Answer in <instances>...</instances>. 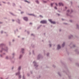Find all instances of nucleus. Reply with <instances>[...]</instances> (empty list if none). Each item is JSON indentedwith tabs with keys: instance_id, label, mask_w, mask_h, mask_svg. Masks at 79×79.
<instances>
[{
	"instance_id": "9d476101",
	"label": "nucleus",
	"mask_w": 79,
	"mask_h": 79,
	"mask_svg": "<svg viewBox=\"0 0 79 79\" xmlns=\"http://www.w3.org/2000/svg\"><path fill=\"white\" fill-rule=\"evenodd\" d=\"M54 8L56 10L57 9V8L56 7H55Z\"/></svg>"
},
{
	"instance_id": "f257e3e1",
	"label": "nucleus",
	"mask_w": 79,
	"mask_h": 79,
	"mask_svg": "<svg viewBox=\"0 0 79 79\" xmlns=\"http://www.w3.org/2000/svg\"><path fill=\"white\" fill-rule=\"evenodd\" d=\"M49 21L51 23H52V24H55L56 23L55 22H53L52 21V19H49Z\"/></svg>"
},
{
	"instance_id": "423d86ee",
	"label": "nucleus",
	"mask_w": 79,
	"mask_h": 79,
	"mask_svg": "<svg viewBox=\"0 0 79 79\" xmlns=\"http://www.w3.org/2000/svg\"><path fill=\"white\" fill-rule=\"evenodd\" d=\"M64 44H65L64 43H63V44H62V47H64Z\"/></svg>"
},
{
	"instance_id": "9b49d317",
	"label": "nucleus",
	"mask_w": 79,
	"mask_h": 79,
	"mask_svg": "<svg viewBox=\"0 0 79 79\" xmlns=\"http://www.w3.org/2000/svg\"><path fill=\"white\" fill-rule=\"evenodd\" d=\"M53 3L51 4V6H53Z\"/></svg>"
},
{
	"instance_id": "ddd939ff",
	"label": "nucleus",
	"mask_w": 79,
	"mask_h": 79,
	"mask_svg": "<svg viewBox=\"0 0 79 79\" xmlns=\"http://www.w3.org/2000/svg\"><path fill=\"white\" fill-rule=\"evenodd\" d=\"M21 76L19 75V78H21Z\"/></svg>"
},
{
	"instance_id": "2eb2a0df",
	"label": "nucleus",
	"mask_w": 79,
	"mask_h": 79,
	"mask_svg": "<svg viewBox=\"0 0 79 79\" xmlns=\"http://www.w3.org/2000/svg\"><path fill=\"white\" fill-rule=\"evenodd\" d=\"M68 12H69V10H68L67 11V12L68 13Z\"/></svg>"
},
{
	"instance_id": "dca6fc26",
	"label": "nucleus",
	"mask_w": 79,
	"mask_h": 79,
	"mask_svg": "<svg viewBox=\"0 0 79 79\" xmlns=\"http://www.w3.org/2000/svg\"><path fill=\"white\" fill-rule=\"evenodd\" d=\"M50 47H51L52 46V45L51 44H49Z\"/></svg>"
},
{
	"instance_id": "1a4fd4ad",
	"label": "nucleus",
	"mask_w": 79,
	"mask_h": 79,
	"mask_svg": "<svg viewBox=\"0 0 79 79\" xmlns=\"http://www.w3.org/2000/svg\"><path fill=\"white\" fill-rule=\"evenodd\" d=\"M36 3H39V1H36Z\"/></svg>"
},
{
	"instance_id": "7ed1b4c3",
	"label": "nucleus",
	"mask_w": 79,
	"mask_h": 79,
	"mask_svg": "<svg viewBox=\"0 0 79 79\" xmlns=\"http://www.w3.org/2000/svg\"><path fill=\"white\" fill-rule=\"evenodd\" d=\"M23 18L24 20H25V21H27L28 20V19L27 17H24Z\"/></svg>"
},
{
	"instance_id": "393cba45",
	"label": "nucleus",
	"mask_w": 79,
	"mask_h": 79,
	"mask_svg": "<svg viewBox=\"0 0 79 79\" xmlns=\"http://www.w3.org/2000/svg\"><path fill=\"white\" fill-rule=\"evenodd\" d=\"M62 20H64V19H62Z\"/></svg>"
},
{
	"instance_id": "aec40b11",
	"label": "nucleus",
	"mask_w": 79,
	"mask_h": 79,
	"mask_svg": "<svg viewBox=\"0 0 79 79\" xmlns=\"http://www.w3.org/2000/svg\"><path fill=\"white\" fill-rule=\"evenodd\" d=\"M23 13V12H22L21 13V14H22V13Z\"/></svg>"
},
{
	"instance_id": "a878e982",
	"label": "nucleus",
	"mask_w": 79,
	"mask_h": 79,
	"mask_svg": "<svg viewBox=\"0 0 79 79\" xmlns=\"http://www.w3.org/2000/svg\"><path fill=\"white\" fill-rule=\"evenodd\" d=\"M12 21H14V20H12Z\"/></svg>"
},
{
	"instance_id": "6e6552de",
	"label": "nucleus",
	"mask_w": 79,
	"mask_h": 79,
	"mask_svg": "<svg viewBox=\"0 0 79 79\" xmlns=\"http://www.w3.org/2000/svg\"><path fill=\"white\" fill-rule=\"evenodd\" d=\"M23 51H24V49H22V53H23Z\"/></svg>"
},
{
	"instance_id": "b1692460",
	"label": "nucleus",
	"mask_w": 79,
	"mask_h": 79,
	"mask_svg": "<svg viewBox=\"0 0 79 79\" xmlns=\"http://www.w3.org/2000/svg\"><path fill=\"white\" fill-rule=\"evenodd\" d=\"M33 35V34H31V35Z\"/></svg>"
},
{
	"instance_id": "c756f323",
	"label": "nucleus",
	"mask_w": 79,
	"mask_h": 79,
	"mask_svg": "<svg viewBox=\"0 0 79 79\" xmlns=\"http://www.w3.org/2000/svg\"><path fill=\"white\" fill-rule=\"evenodd\" d=\"M33 63H34V62Z\"/></svg>"
},
{
	"instance_id": "4468645a",
	"label": "nucleus",
	"mask_w": 79,
	"mask_h": 79,
	"mask_svg": "<svg viewBox=\"0 0 79 79\" xmlns=\"http://www.w3.org/2000/svg\"><path fill=\"white\" fill-rule=\"evenodd\" d=\"M55 4L56 6H58V5H57V4H56V3Z\"/></svg>"
},
{
	"instance_id": "39448f33",
	"label": "nucleus",
	"mask_w": 79,
	"mask_h": 79,
	"mask_svg": "<svg viewBox=\"0 0 79 79\" xmlns=\"http://www.w3.org/2000/svg\"><path fill=\"white\" fill-rule=\"evenodd\" d=\"M59 6H63V4L61 3H59Z\"/></svg>"
},
{
	"instance_id": "5701e85b",
	"label": "nucleus",
	"mask_w": 79,
	"mask_h": 79,
	"mask_svg": "<svg viewBox=\"0 0 79 79\" xmlns=\"http://www.w3.org/2000/svg\"><path fill=\"white\" fill-rule=\"evenodd\" d=\"M1 33H2L3 32L2 31H1Z\"/></svg>"
},
{
	"instance_id": "6ab92c4d",
	"label": "nucleus",
	"mask_w": 79,
	"mask_h": 79,
	"mask_svg": "<svg viewBox=\"0 0 79 79\" xmlns=\"http://www.w3.org/2000/svg\"><path fill=\"white\" fill-rule=\"evenodd\" d=\"M21 56H20V58H21Z\"/></svg>"
},
{
	"instance_id": "a211bd4d",
	"label": "nucleus",
	"mask_w": 79,
	"mask_h": 79,
	"mask_svg": "<svg viewBox=\"0 0 79 79\" xmlns=\"http://www.w3.org/2000/svg\"><path fill=\"white\" fill-rule=\"evenodd\" d=\"M23 79H24V77H23Z\"/></svg>"
},
{
	"instance_id": "20e7f679",
	"label": "nucleus",
	"mask_w": 79,
	"mask_h": 79,
	"mask_svg": "<svg viewBox=\"0 0 79 79\" xmlns=\"http://www.w3.org/2000/svg\"><path fill=\"white\" fill-rule=\"evenodd\" d=\"M61 48V47H60V45H58L57 46V50H59L60 48Z\"/></svg>"
},
{
	"instance_id": "4be33fe9",
	"label": "nucleus",
	"mask_w": 79,
	"mask_h": 79,
	"mask_svg": "<svg viewBox=\"0 0 79 79\" xmlns=\"http://www.w3.org/2000/svg\"><path fill=\"white\" fill-rule=\"evenodd\" d=\"M58 16H59L60 15L59 14H58Z\"/></svg>"
},
{
	"instance_id": "0eeeda50",
	"label": "nucleus",
	"mask_w": 79,
	"mask_h": 79,
	"mask_svg": "<svg viewBox=\"0 0 79 79\" xmlns=\"http://www.w3.org/2000/svg\"><path fill=\"white\" fill-rule=\"evenodd\" d=\"M20 69H21V67H19L18 70H20Z\"/></svg>"
},
{
	"instance_id": "412c9836",
	"label": "nucleus",
	"mask_w": 79,
	"mask_h": 79,
	"mask_svg": "<svg viewBox=\"0 0 79 79\" xmlns=\"http://www.w3.org/2000/svg\"><path fill=\"white\" fill-rule=\"evenodd\" d=\"M32 24V23H30V24Z\"/></svg>"
},
{
	"instance_id": "f8f14e48",
	"label": "nucleus",
	"mask_w": 79,
	"mask_h": 79,
	"mask_svg": "<svg viewBox=\"0 0 79 79\" xmlns=\"http://www.w3.org/2000/svg\"><path fill=\"white\" fill-rule=\"evenodd\" d=\"M18 74H19V73H16V75H18Z\"/></svg>"
},
{
	"instance_id": "bb28decb",
	"label": "nucleus",
	"mask_w": 79,
	"mask_h": 79,
	"mask_svg": "<svg viewBox=\"0 0 79 79\" xmlns=\"http://www.w3.org/2000/svg\"><path fill=\"white\" fill-rule=\"evenodd\" d=\"M65 8H67V7H65Z\"/></svg>"
},
{
	"instance_id": "cd10ccee",
	"label": "nucleus",
	"mask_w": 79,
	"mask_h": 79,
	"mask_svg": "<svg viewBox=\"0 0 79 79\" xmlns=\"http://www.w3.org/2000/svg\"><path fill=\"white\" fill-rule=\"evenodd\" d=\"M19 21V20H18Z\"/></svg>"
},
{
	"instance_id": "f3484780",
	"label": "nucleus",
	"mask_w": 79,
	"mask_h": 79,
	"mask_svg": "<svg viewBox=\"0 0 79 79\" xmlns=\"http://www.w3.org/2000/svg\"><path fill=\"white\" fill-rule=\"evenodd\" d=\"M40 17H42V18H43V17L42 16V15H40Z\"/></svg>"
},
{
	"instance_id": "c85d7f7f",
	"label": "nucleus",
	"mask_w": 79,
	"mask_h": 79,
	"mask_svg": "<svg viewBox=\"0 0 79 79\" xmlns=\"http://www.w3.org/2000/svg\"><path fill=\"white\" fill-rule=\"evenodd\" d=\"M60 31H61V30H60Z\"/></svg>"
},
{
	"instance_id": "f03ea898",
	"label": "nucleus",
	"mask_w": 79,
	"mask_h": 79,
	"mask_svg": "<svg viewBox=\"0 0 79 79\" xmlns=\"http://www.w3.org/2000/svg\"><path fill=\"white\" fill-rule=\"evenodd\" d=\"M41 23H47V21L45 20H43L40 22Z\"/></svg>"
}]
</instances>
